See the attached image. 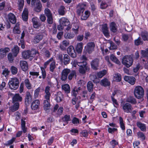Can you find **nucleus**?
I'll list each match as a JSON object with an SVG mask.
<instances>
[{"instance_id": "f257e3e1", "label": "nucleus", "mask_w": 148, "mask_h": 148, "mask_svg": "<svg viewBox=\"0 0 148 148\" xmlns=\"http://www.w3.org/2000/svg\"><path fill=\"white\" fill-rule=\"evenodd\" d=\"M50 88L49 86H47L45 88L44 98L45 99L43 101V104L44 110L47 112H50V108L51 106L50 103V97L51 93L50 92Z\"/></svg>"}, {"instance_id": "f03ea898", "label": "nucleus", "mask_w": 148, "mask_h": 148, "mask_svg": "<svg viewBox=\"0 0 148 148\" xmlns=\"http://www.w3.org/2000/svg\"><path fill=\"white\" fill-rule=\"evenodd\" d=\"M38 53V52L34 48H32L31 50H27L23 51L22 55L23 57L25 59H29L32 60L35 56V55Z\"/></svg>"}, {"instance_id": "7ed1b4c3", "label": "nucleus", "mask_w": 148, "mask_h": 148, "mask_svg": "<svg viewBox=\"0 0 148 148\" xmlns=\"http://www.w3.org/2000/svg\"><path fill=\"white\" fill-rule=\"evenodd\" d=\"M134 96L138 99H141L143 97L144 90L143 88L140 86H136L134 90Z\"/></svg>"}, {"instance_id": "20e7f679", "label": "nucleus", "mask_w": 148, "mask_h": 148, "mask_svg": "<svg viewBox=\"0 0 148 148\" xmlns=\"http://www.w3.org/2000/svg\"><path fill=\"white\" fill-rule=\"evenodd\" d=\"M78 64V66H79V72L80 73L84 74L86 72L89 71L90 66L88 65V63L86 61H83Z\"/></svg>"}, {"instance_id": "39448f33", "label": "nucleus", "mask_w": 148, "mask_h": 148, "mask_svg": "<svg viewBox=\"0 0 148 148\" xmlns=\"http://www.w3.org/2000/svg\"><path fill=\"white\" fill-rule=\"evenodd\" d=\"M19 82L16 77L12 78L8 82L9 88L11 90H16L19 86Z\"/></svg>"}, {"instance_id": "423d86ee", "label": "nucleus", "mask_w": 148, "mask_h": 148, "mask_svg": "<svg viewBox=\"0 0 148 148\" xmlns=\"http://www.w3.org/2000/svg\"><path fill=\"white\" fill-rule=\"evenodd\" d=\"M133 62V60L130 56L125 55L122 59V64L127 68L130 67L132 65Z\"/></svg>"}, {"instance_id": "0eeeda50", "label": "nucleus", "mask_w": 148, "mask_h": 148, "mask_svg": "<svg viewBox=\"0 0 148 148\" xmlns=\"http://www.w3.org/2000/svg\"><path fill=\"white\" fill-rule=\"evenodd\" d=\"M53 60V58H51L44 63L43 67H40V68L41 71L42 78L43 79H45L46 78L47 75V73L45 69L47 68V65L49 64L50 62H51Z\"/></svg>"}, {"instance_id": "6e6552de", "label": "nucleus", "mask_w": 148, "mask_h": 148, "mask_svg": "<svg viewBox=\"0 0 148 148\" xmlns=\"http://www.w3.org/2000/svg\"><path fill=\"white\" fill-rule=\"evenodd\" d=\"M32 101V96L30 93L29 91H27L25 97L24 101L26 108L29 106Z\"/></svg>"}, {"instance_id": "1a4fd4ad", "label": "nucleus", "mask_w": 148, "mask_h": 148, "mask_svg": "<svg viewBox=\"0 0 148 148\" xmlns=\"http://www.w3.org/2000/svg\"><path fill=\"white\" fill-rule=\"evenodd\" d=\"M10 51V49L8 47L0 48V60L2 59L5 57L7 53Z\"/></svg>"}, {"instance_id": "9d476101", "label": "nucleus", "mask_w": 148, "mask_h": 148, "mask_svg": "<svg viewBox=\"0 0 148 148\" xmlns=\"http://www.w3.org/2000/svg\"><path fill=\"white\" fill-rule=\"evenodd\" d=\"M95 45L93 42H91L88 43L87 45L85 47V49L88 53H91L94 50Z\"/></svg>"}, {"instance_id": "9b49d317", "label": "nucleus", "mask_w": 148, "mask_h": 148, "mask_svg": "<svg viewBox=\"0 0 148 148\" xmlns=\"http://www.w3.org/2000/svg\"><path fill=\"white\" fill-rule=\"evenodd\" d=\"M86 5L84 3H79L77 6L76 12L78 15H80L82 13H83L85 10V8Z\"/></svg>"}, {"instance_id": "f8f14e48", "label": "nucleus", "mask_w": 148, "mask_h": 148, "mask_svg": "<svg viewBox=\"0 0 148 148\" xmlns=\"http://www.w3.org/2000/svg\"><path fill=\"white\" fill-rule=\"evenodd\" d=\"M71 70L69 69L66 68L64 69L61 73V79L62 81L66 80L68 74L70 73Z\"/></svg>"}, {"instance_id": "ddd939ff", "label": "nucleus", "mask_w": 148, "mask_h": 148, "mask_svg": "<svg viewBox=\"0 0 148 148\" xmlns=\"http://www.w3.org/2000/svg\"><path fill=\"white\" fill-rule=\"evenodd\" d=\"M67 51L68 53L72 58H75L76 56V54L75 49L73 46L71 45L67 48Z\"/></svg>"}, {"instance_id": "4468645a", "label": "nucleus", "mask_w": 148, "mask_h": 148, "mask_svg": "<svg viewBox=\"0 0 148 148\" xmlns=\"http://www.w3.org/2000/svg\"><path fill=\"white\" fill-rule=\"evenodd\" d=\"M99 63V60L95 58L92 60L90 63L91 68L93 70H97L98 69Z\"/></svg>"}, {"instance_id": "2eb2a0df", "label": "nucleus", "mask_w": 148, "mask_h": 148, "mask_svg": "<svg viewBox=\"0 0 148 148\" xmlns=\"http://www.w3.org/2000/svg\"><path fill=\"white\" fill-rule=\"evenodd\" d=\"M122 106V109L124 112L130 113L132 110V105L129 103H126L123 104Z\"/></svg>"}, {"instance_id": "dca6fc26", "label": "nucleus", "mask_w": 148, "mask_h": 148, "mask_svg": "<svg viewBox=\"0 0 148 148\" xmlns=\"http://www.w3.org/2000/svg\"><path fill=\"white\" fill-rule=\"evenodd\" d=\"M101 29L103 33L105 36L108 37L110 36L108 28L107 23H105L102 25Z\"/></svg>"}, {"instance_id": "f3484780", "label": "nucleus", "mask_w": 148, "mask_h": 148, "mask_svg": "<svg viewBox=\"0 0 148 148\" xmlns=\"http://www.w3.org/2000/svg\"><path fill=\"white\" fill-rule=\"evenodd\" d=\"M124 79L132 85H134L135 84L136 79L133 77L125 75L124 77Z\"/></svg>"}, {"instance_id": "a211bd4d", "label": "nucleus", "mask_w": 148, "mask_h": 148, "mask_svg": "<svg viewBox=\"0 0 148 148\" xmlns=\"http://www.w3.org/2000/svg\"><path fill=\"white\" fill-rule=\"evenodd\" d=\"M40 101L38 100H35L31 103V107L32 110H36L39 108Z\"/></svg>"}, {"instance_id": "6ab92c4d", "label": "nucleus", "mask_w": 148, "mask_h": 148, "mask_svg": "<svg viewBox=\"0 0 148 148\" xmlns=\"http://www.w3.org/2000/svg\"><path fill=\"white\" fill-rule=\"evenodd\" d=\"M22 97L19 93L15 94L12 98V103L21 102L22 101Z\"/></svg>"}, {"instance_id": "aec40b11", "label": "nucleus", "mask_w": 148, "mask_h": 148, "mask_svg": "<svg viewBox=\"0 0 148 148\" xmlns=\"http://www.w3.org/2000/svg\"><path fill=\"white\" fill-rule=\"evenodd\" d=\"M34 6V10L36 12H39L41 10L42 6L39 0H37L36 2H35V5Z\"/></svg>"}, {"instance_id": "412c9836", "label": "nucleus", "mask_w": 148, "mask_h": 148, "mask_svg": "<svg viewBox=\"0 0 148 148\" xmlns=\"http://www.w3.org/2000/svg\"><path fill=\"white\" fill-rule=\"evenodd\" d=\"M20 66L24 71H26L28 69V64L27 62L25 61L21 60L20 62Z\"/></svg>"}, {"instance_id": "4be33fe9", "label": "nucleus", "mask_w": 148, "mask_h": 148, "mask_svg": "<svg viewBox=\"0 0 148 148\" xmlns=\"http://www.w3.org/2000/svg\"><path fill=\"white\" fill-rule=\"evenodd\" d=\"M60 23L64 27L70 24L69 20L65 17H62L59 20Z\"/></svg>"}, {"instance_id": "5701e85b", "label": "nucleus", "mask_w": 148, "mask_h": 148, "mask_svg": "<svg viewBox=\"0 0 148 148\" xmlns=\"http://www.w3.org/2000/svg\"><path fill=\"white\" fill-rule=\"evenodd\" d=\"M20 51L19 47L17 45H14L12 49V53L14 57H16Z\"/></svg>"}, {"instance_id": "b1692460", "label": "nucleus", "mask_w": 148, "mask_h": 148, "mask_svg": "<svg viewBox=\"0 0 148 148\" xmlns=\"http://www.w3.org/2000/svg\"><path fill=\"white\" fill-rule=\"evenodd\" d=\"M8 17L9 21L13 24L16 22V19L15 15L12 13H10L8 14Z\"/></svg>"}, {"instance_id": "393cba45", "label": "nucleus", "mask_w": 148, "mask_h": 148, "mask_svg": "<svg viewBox=\"0 0 148 148\" xmlns=\"http://www.w3.org/2000/svg\"><path fill=\"white\" fill-rule=\"evenodd\" d=\"M43 37V35L41 34H38L36 35L34 37V42L35 43H37L42 40Z\"/></svg>"}, {"instance_id": "a878e982", "label": "nucleus", "mask_w": 148, "mask_h": 148, "mask_svg": "<svg viewBox=\"0 0 148 148\" xmlns=\"http://www.w3.org/2000/svg\"><path fill=\"white\" fill-rule=\"evenodd\" d=\"M14 104L11 107L10 110L12 112H14L18 110L19 107V103L18 102L13 103Z\"/></svg>"}, {"instance_id": "bb28decb", "label": "nucleus", "mask_w": 148, "mask_h": 148, "mask_svg": "<svg viewBox=\"0 0 148 148\" xmlns=\"http://www.w3.org/2000/svg\"><path fill=\"white\" fill-rule=\"evenodd\" d=\"M28 12L27 8H25L22 14V17L24 21H27L28 19Z\"/></svg>"}, {"instance_id": "cd10ccee", "label": "nucleus", "mask_w": 148, "mask_h": 148, "mask_svg": "<svg viewBox=\"0 0 148 148\" xmlns=\"http://www.w3.org/2000/svg\"><path fill=\"white\" fill-rule=\"evenodd\" d=\"M100 84L104 87H107L110 86V83L107 78H104L101 81Z\"/></svg>"}, {"instance_id": "c85d7f7f", "label": "nucleus", "mask_w": 148, "mask_h": 148, "mask_svg": "<svg viewBox=\"0 0 148 148\" xmlns=\"http://www.w3.org/2000/svg\"><path fill=\"white\" fill-rule=\"evenodd\" d=\"M90 14V12L87 10H86L84 14H82L81 17L82 20H86L89 17Z\"/></svg>"}, {"instance_id": "c756f323", "label": "nucleus", "mask_w": 148, "mask_h": 148, "mask_svg": "<svg viewBox=\"0 0 148 148\" xmlns=\"http://www.w3.org/2000/svg\"><path fill=\"white\" fill-rule=\"evenodd\" d=\"M71 61L69 56L67 54H64L63 62L64 65H66L69 64Z\"/></svg>"}, {"instance_id": "7c9ffc66", "label": "nucleus", "mask_w": 148, "mask_h": 148, "mask_svg": "<svg viewBox=\"0 0 148 148\" xmlns=\"http://www.w3.org/2000/svg\"><path fill=\"white\" fill-rule=\"evenodd\" d=\"M110 30L112 32L115 33L117 31V27L114 22H111L110 24Z\"/></svg>"}, {"instance_id": "2f4dec72", "label": "nucleus", "mask_w": 148, "mask_h": 148, "mask_svg": "<svg viewBox=\"0 0 148 148\" xmlns=\"http://www.w3.org/2000/svg\"><path fill=\"white\" fill-rule=\"evenodd\" d=\"M137 126L142 131H145L146 130V126L145 124L141 123L140 121H138L136 123Z\"/></svg>"}, {"instance_id": "473e14b6", "label": "nucleus", "mask_w": 148, "mask_h": 148, "mask_svg": "<svg viewBox=\"0 0 148 148\" xmlns=\"http://www.w3.org/2000/svg\"><path fill=\"white\" fill-rule=\"evenodd\" d=\"M141 36L144 41H148V32L145 30L142 31L140 33Z\"/></svg>"}, {"instance_id": "72a5a7b5", "label": "nucleus", "mask_w": 148, "mask_h": 148, "mask_svg": "<svg viewBox=\"0 0 148 148\" xmlns=\"http://www.w3.org/2000/svg\"><path fill=\"white\" fill-rule=\"evenodd\" d=\"M62 89L64 91L65 93L68 94L70 93V87L69 85L68 84H65L62 86Z\"/></svg>"}, {"instance_id": "f704fd0d", "label": "nucleus", "mask_w": 148, "mask_h": 148, "mask_svg": "<svg viewBox=\"0 0 148 148\" xmlns=\"http://www.w3.org/2000/svg\"><path fill=\"white\" fill-rule=\"evenodd\" d=\"M80 89V87L77 88L75 87L71 91V95L74 97H76L77 94H78V92Z\"/></svg>"}, {"instance_id": "c9c22d12", "label": "nucleus", "mask_w": 148, "mask_h": 148, "mask_svg": "<svg viewBox=\"0 0 148 148\" xmlns=\"http://www.w3.org/2000/svg\"><path fill=\"white\" fill-rule=\"evenodd\" d=\"M64 37L66 39H73L75 36V35L73 32H66L65 34Z\"/></svg>"}, {"instance_id": "e433bc0d", "label": "nucleus", "mask_w": 148, "mask_h": 148, "mask_svg": "<svg viewBox=\"0 0 148 148\" xmlns=\"http://www.w3.org/2000/svg\"><path fill=\"white\" fill-rule=\"evenodd\" d=\"M83 48V43L82 42L79 43L77 44L76 47V51L78 53H81L82 52Z\"/></svg>"}, {"instance_id": "4c0bfd02", "label": "nucleus", "mask_w": 148, "mask_h": 148, "mask_svg": "<svg viewBox=\"0 0 148 148\" xmlns=\"http://www.w3.org/2000/svg\"><path fill=\"white\" fill-rule=\"evenodd\" d=\"M55 60H53L51 62L49 65V71L50 72L53 73L56 68Z\"/></svg>"}, {"instance_id": "58836bf2", "label": "nucleus", "mask_w": 148, "mask_h": 148, "mask_svg": "<svg viewBox=\"0 0 148 148\" xmlns=\"http://www.w3.org/2000/svg\"><path fill=\"white\" fill-rule=\"evenodd\" d=\"M19 24L17 23L16 25L13 29V32L14 34H19L21 33V31L19 29Z\"/></svg>"}, {"instance_id": "ea45409f", "label": "nucleus", "mask_w": 148, "mask_h": 148, "mask_svg": "<svg viewBox=\"0 0 148 148\" xmlns=\"http://www.w3.org/2000/svg\"><path fill=\"white\" fill-rule=\"evenodd\" d=\"M65 8L64 6H60L58 11L59 14L61 16L64 15L65 13Z\"/></svg>"}, {"instance_id": "a19ab883", "label": "nucleus", "mask_w": 148, "mask_h": 148, "mask_svg": "<svg viewBox=\"0 0 148 148\" xmlns=\"http://www.w3.org/2000/svg\"><path fill=\"white\" fill-rule=\"evenodd\" d=\"M24 84L27 89L30 90L32 88V84L29 79L26 78L25 79Z\"/></svg>"}, {"instance_id": "79ce46f5", "label": "nucleus", "mask_w": 148, "mask_h": 148, "mask_svg": "<svg viewBox=\"0 0 148 148\" xmlns=\"http://www.w3.org/2000/svg\"><path fill=\"white\" fill-rule=\"evenodd\" d=\"M94 85L91 81H89L87 85V88L89 92L92 91L93 90Z\"/></svg>"}, {"instance_id": "37998d69", "label": "nucleus", "mask_w": 148, "mask_h": 148, "mask_svg": "<svg viewBox=\"0 0 148 148\" xmlns=\"http://www.w3.org/2000/svg\"><path fill=\"white\" fill-rule=\"evenodd\" d=\"M119 121L121 128L123 131H125V124L123 122V119L121 116L119 117Z\"/></svg>"}, {"instance_id": "c03bdc74", "label": "nucleus", "mask_w": 148, "mask_h": 148, "mask_svg": "<svg viewBox=\"0 0 148 148\" xmlns=\"http://www.w3.org/2000/svg\"><path fill=\"white\" fill-rule=\"evenodd\" d=\"M109 5L105 1L103 0L101 2L100 8L101 9H105L108 7Z\"/></svg>"}, {"instance_id": "a18cd8bd", "label": "nucleus", "mask_w": 148, "mask_h": 148, "mask_svg": "<svg viewBox=\"0 0 148 148\" xmlns=\"http://www.w3.org/2000/svg\"><path fill=\"white\" fill-rule=\"evenodd\" d=\"M107 73V71L106 70L100 71L97 72V76L98 78H101L105 75Z\"/></svg>"}, {"instance_id": "49530a36", "label": "nucleus", "mask_w": 148, "mask_h": 148, "mask_svg": "<svg viewBox=\"0 0 148 148\" xmlns=\"http://www.w3.org/2000/svg\"><path fill=\"white\" fill-rule=\"evenodd\" d=\"M110 59L111 60L117 64L119 65L120 64V62L113 54H112L110 56Z\"/></svg>"}, {"instance_id": "de8ad7c7", "label": "nucleus", "mask_w": 148, "mask_h": 148, "mask_svg": "<svg viewBox=\"0 0 148 148\" xmlns=\"http://www.w3.org/2000/svg\"><path fill=\"white\" fill-rule=\"evenodd\" d=\"M18 9L20 11H21L24 5V0H18Z\"/></svg>"}, {"instance_id": "09e8293b", "label": "nucleus", "mask_w": 148, "mask_h": 148, "mask_svg": "<svg viewBox=\"0 0 148 148\" xmlns=\"http://www.w3.org/2000/svg\"><path fill=\"white\" fill-rule=\"evenodd\" d=\"M127 101L133 104H135L137 103L136 99L132 97H130L127 99Z\"/></svg>"}, {"instance_id": "8fccbe9b", "label": "nucleus", "mask_w": 148, "mask_h": 148, "mask_svg": "<svg viewBox=\"0 0 148 148\" xmlns=\"http://www.w3.org/2000/svg\"><path fill=\"white\" fill-rule=\"evenodd\" d=\"M114 77L116 82H119L121 81V76L120 73H116Z\"/></svg>"}, {"instance_id": "3c124183", "label": "nucleus", "mask_w": 148, "mask_h": 148, "mask_svg": "<svg viewBox=\"0 0 148 148\" xmlns=\"http://www.w3.org/2000/svg\"><path fill=\"white\" fill-rule=\"evenodd\" d=\"M10 72V71L9 70L8 68H5L3 71L2 74L5 77H8Z\"/></svg>"}, {"instance_id": "603ef678", "label": "nucleus", "mask_w": 148, "mask_h": 148, "mask_svg": "<svg viewBox=\"0 0 148 148\" xmlns=\"http://www.w3.org/2000/svg\"><path fill=\"white\" fill-rule=\"evenodd\" d=\"M16 138L15 137H13L12 139L9 140L8 141L4 144L5 146H8L10 145H12L14 142L15 141Z\"/></svg>"}, {"instance_id": "864d4df0", "label": "nucleus", "mask_w": 148, "mask_h": 148, "mask_svg": "<svg viewBox=\"0 0 148 148\" xmlns=\"http://www.w3.org/2000/svg\"><path fill=\"white\" fill-rule=\"evenodd\" d=\"M62 120L63 122L68 124V122L71 120L70 116L67 114L65 115L62 118Z\"/></svg>"}, {"instance_id": "5fc2aeb1", "label": "nucleus", "mask_w": 148, "mask_h": 148, "mask_svg": "<svg viewBox=\"0 0 148 148\" xmlns=\"http://www.w3.org/2000/svg\"><path fill=\"white\" fill-rule=\"evenodd\" d=\"M63 95L62 93L58 94L56 96L55 100L57 102H60L62 101Z\"/></svg>"}, {"instance_id": "6e6d98bb", "label": "nucleus", "mask_w": 148, "mask_h": 148, "mask_svg": "<svg viewBox=\"0 0 148 148\" xmlns=\"http://www.w3.org/2000/svg\"><path fill=\"white\" fill-rule=\"evenodd\" d=\"M71 134L72 135H77L78 134V130L75 128H72L70 130Z\"/></svg>"}, {"instance_id": "4d7b16f0", "label": "nucleus", "mask_w": 148, "mask_h": 148, "mask_svg": "<svg viewBox=\"0 0 148 148\" xmlns=\"http://www.w3.org/2000/svg\"><path fill=\"white\" fill-rule=\"evenodd\" d=\"M12 53H9L8 55L7 58L8 60L10 62H12L14 60V58Z\"/></svg>"}, {"instance_id": "13d9d810", "label": "nucleus", "mask_w": 148, "mask_h": 148, "mask_svg": "<svg viewBox=\"0 0 148 148\" xmlns=\"http://www.w3.org/2000/svg\"><path fill=\"white\" fill-rule=\"evenodd\" d=\"M143 43V42L141 40V38L140 37H138L134 41L135 45L137 46L141 45Z\"/></svg>"}, {"instance_id": "bf43d9fd", "label": "nucleus", "mask_w": 148, "mask_h": 148, "mask_svg": "<svg viewBox=\"0 0 148 148\" xmlns=\"http://www.w3.org/2000/svg\"><path fill=\"white\" fill-rule=\"evenodd\" d=\"M141 53L143 57H148V48L146 49L145 50H142Z\"/></svg>"}, {"instance_id": "052dcab7", "label": "nucleus", "mask_w": 148, "mask_h": 148, "mask_svg": "<svg viewBox=\"0 0 148 148\" xmlns=\"http://www.w3.org/2000/svg\"><path fill=\"white\" fill-rule=\"evenodd\" d=\"M11 73L13 75H15L18 72V69L15 66H12L10 69Z\"/></svg>"}, {"instance_id": "680f3d73", "label": "nucleus", "mask_w": 148, "mask_h": 148, "mask_svg": "<svg viewBox=\"0 0 148 148\" xmlns=\"http://www.w3.org/2000/svg\"><path fill=\"white\" fill-rule=\"evenodd\" d=\"M70 73L68 76V78L69 80H71L74 75H76V73L75 71H74L70 72Z\"/></svg>"}, {"instance_id": "e2e57ef3", "label": "nucleus", "mask_w": 148, "mask_h": 148, "mask_svg": "<svg viewBox=\"0 0 148 148\" xmlns=\"http://www.w3.org/2000/svg\"><path fill=\"white\" fill-rule=\"evenodd\" d=\"M110 144L112 146L113 148H114L115 146L119 144V142L115 139H113L110 142Z\"/></svg>"}, {"instance_id": "0e129e2a", "label": "nucleus", "mask_w": 148, "mask_h": 148, "mask_svg": "<svg viewBox=\"0 0 148 148\" xmlns=\"http://www.w3.org/2000/svg\"><path fill=\"white\" fill-rule=\"evenodd\" d=\"M137 135L139 138H141L142 140L143 141L145 139V136L144 134L142 132L138 133Z\"/></svg>"}, {"instance_id": "69168bd1", "label": "nucleus", "mask_w": 148, "mask_h": 148, "mask_svg": "<svg viewBox=\"0 0 148 148\" xmlns=\"http://www.w3.org/2000/svg\"><path fill=\"white\" fill-rule=\"evenodd\" d=\"M20 42L18 43L19 46H21L22 49H24L25 48V43L24 39H21L20 40Z\"/></svg>"}, {"instance_id": "338daca9", "label": "nucleus", "mask_w": 148, "mask_h": 148, "mask_svg": "<svg viewBox=\"0 0 148 148\" xmlns=\"http://www.w3.org/2000/svg\"><path fill=\"white\" fill-rule=\"evenodd\" d=\"M45 14L47 16L52 15V13L50 10L48 8L45 9Z\"/></svg>"}, {"instance_id": "774afa93", "label": "nucleus", "mask_w": 148, "mask_h": 148, "mask_svg": "<svg viewBox=\"0 0 148 148\" xmlns=\"http://www.w3.org/2000/svg\"><path fill=\"white\" fill-rule=\"evenodd\" d=\"M111 99L114 106L116 108L118 107L119 106V104L118 103L117 100L115 99L114 97H113L112 98H111Z\"/></svg>"}]
</instances>
